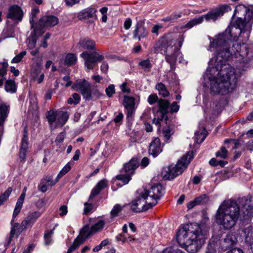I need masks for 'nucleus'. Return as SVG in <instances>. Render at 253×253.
<instances>
[{
  "instance_id": "1",
  "label": "nucleus",
  "mask_w": 253,
  "mask_h": 253,
  "mask_svg": "<svg viewBox=\"0 0 253 253\" xmlns=\"http://www.w3.org/2000/svg\"><path fill=\"white\" fill-rule=\"evenodd\" d=\"M233 16L237 19L233 25L228 27L225 32L215 36L211 41L209 49L214 57L209 61L206 77L210 82L211 92L213 94L225 95L234 89L240 73L226 61L234 57L240 63H245L248 54V47L244 42L236 40L242 33L249 36L253 21V5L249 7L240 4L234 10Z\"/></svg>"
},
{
  "instance_id": "2",
  "label": "nucleus",
  "mask_w": 253,
  "mask_h": 253,
  "mask_svg": "<svg viewBox=\"0 0 253 253\" xmlns=\"http://www.w3.org/2000/svg\"><path fill=\"white\" fill-rule=\"evenodd\" d=\"M178 244L189 253H196L205 243V236L198 224H186L181 226L177 232Z\"/></svg>"
},
{
  "instance_id": "3",
  "label": "nucleus",
  "mask_w": 253,
  "mask_h": 253,
  "mask_svg": "<svg viewBox=\"0 0 253 253\" xmlns=\"http://www.w3.org/2000/svg\"><path fill=\"white\" fill-rule=\"evenodd\" d=\"M164 192L165 189L161 184H155L149 190L143 189L137 199L131 203L132 211L140 212L152 208L157 204Z\"/></svg>"
},
{
  "instance_id": "4",
  "label": "nucleus",
  "mask_w": 253,
  "mask_h": 253,
  "mask_svg": "<svg viewBox=\"0 0 253 253\" xmlns=\"http://www.w3.org/2000/svg\"><path fill=\"white\" fill-rule=\"evenodd\" d=\"M240 214V210L236 202L225 200L219 207L216 214L217 223L225 229H230L236 224Z\"/></svg>"
},
{
  "instance_id": "5",
  "label": "nucleus",
  "mask_w": 253,
  "mask_h": 253,
  "mask_svg": "<svg viewBox=\"0 0 253 253\" xmlns=\"http://www.w3.org/2000/svg\"><path fill=\"white\" fill-rule=\"evenodd\" d=\"M105 223V221L104 219H99L91 227H89L88 225L84 226L80 231V235L75 239L67 253H72L78 249L88 237L102 230L104 228Z\"/></svg>"
},
{
  "instance_id": "6",
  "label": "nucleus",
  "mask_w": 253,
  "mask_h": 253,
  "mask_svg": "<svg viewBox=\"0 0 253 253\" xmlns=\"http://www.w3.org/2000/svg\"><path fill=\"white\" fill-rule=\"evenodd\" d=\"M162 46L161 51H163L167 62L170 65L171 69L174 68L176 57L180 54L179 48L175 46L176 41L172 40L169 35L164 37L160 41Z\"/></svg>"
},
{
  "instance_id": "7",
  "label": "nucleus",
  "mask_w": 253,
  "mask_h": 253,
  "mask_svg": "<svg viewBox=\"0 0 253 253\" xmlns=\"http://www.w3.org/2000/svg\"><path fill=\"white\" fill-rule=\"evenodd\" d=\"M230 10H231V8L229 5L226 4L222 5L216 9L210 11L206 14L193 18L185 24L183 27L191 29L194 26L202 23L204 19L207 21L210 20L215 21L218 18L222 16L225 12Z\"/></svg>"
},
{
  "instance_id": "8",
  "label": "nucleus",
  "mask_w": 253,
  "mask_h": 253,
  "mask_svg": "<svg viewBox=\"0 0 253 253\" xmlns=\"http://www.w3.org/2000/svg\"><path fill=\"white\" fill-rule=\"evenodd\" d=\"M193 158V152L191 151L188 152L177 161L175 165H171L168 168L166 174L164 176V177L167 179L171 180L181 174L186 169Z\"/></svg>"
},
{
  "instance_id": "9",
  "label": "nucleus",
  "mask_w": 253,
  "mask_h": 253,
  "mask_svg": "<svg viewBox=\"0 0 253 253\" xmlns=\"http://www.w3.org/2000/svg\"><path fill=\"white\" fill-rule=\"evenodd\" d=\"M72 88L80 92L86 100H90L94 97L98 98L101 93L96 89H91L90 83L86 80H77L72 86Z\"/></svg>"
},
{
  "instance_id": "10",
  "label": "nucleus",
  "mask_w": 253,
  "mask_h": 253,
  "mask_svg": "<svg viewBox=\"0 0 253 253\" xmlns=\"http://www.w3.org/2000/svg\"><path fill=\"white\" fill-rule=\"evenodd\" d=\"M46 117L51 127L63 126L69 117V114L66 111L51 110L46 114Z\"/></svg>"
},
{
  "instance_id": "11",
  "label": "nucleus",
  "mask_w": 253,
  "mask_h": 253,
  "mask_svg": "<svg viewBox=\"0 0 253 253\" xmlns=\"http://www.w3.org/2000/svg\"><path fill=\"white\" fill-rule=\"evenodd\" d=\"M139 166V162L136 158L131 159L125 164L121 170V174L116 176L117 180L121 181L124 184H127L131 179V176Z\"/></svg>"
},
{
  "instance_id": "12",
  "label": "nucleus",
  "mask_w": 253,
  "mask_h": 253,
  "mask_svg": "<svg viewBox=\"0 0 253 253\" xmlns=\"http://www.w3.org/2000/svg\"><path fill=\"white\" fill-rule=\"evenodd\" d=\"M81 57L84 60V65L87 72L93 69L96 63L101 62L104 59L103 54L97 52L88 53L87 51H84L81 54Z\"/></svg>"
},
{
  "instance_id": "13",
  "label": "nucleus",
  "mask_w": 253,
  "mask_h": 253,
  "mask_svg": "<svg viewBox=\"0 0 253 253\" xmlns=\"http://www.w3.org/2000/svg\"><path fill=\"white\" fill-rule=\"evenodd\" d=\"M240 202L242 206L243 217L247 218L246 216H251L253 213V197L242 198Z\"/></svg>"
},
{
  "instance_id": "14",
  "label": "nucleus",
  "mask_w": 253,
  "mask_h": 253,
  "mask_svg": "<svg viewBox=\"0 0 253 253\" xmlns=\"http://www.w3.org/2000/svg\"><path fill=\"white\" fill-rule=\"evenodd\" d=\"M23 16V12L21 7L17 5H12L9 7L6 15L7 18L20 22Z\"/></svg>"
},
{
  "instance_id": "15",
  "label": "nucleus",
  "mask_w": 253,
  "mask_h": 253,
  "mask_svg": "<svg viewBox=\"0 0 253 253\" xmlns=\"http://www.w3.org/2000/svg\"><path fill=\"white\" fill-rule=\"evenodd\" d=\"M10 106L5 103L0 104V137L2 135L3 126L5 122L9 112Z\"/></svg>"
},
{
  "instance_id": "16",
  "label": "nucleus",
  "mask_w": 253,
  "mask_h": 253,
  "mask_svg": "<svg viewBox=\"0 0 253 253\" xmlns=\"http://www.w3.org/2000/svg\"><path fill=\"white\" fill-rule=\"evenodd\" d=\"M238 242L237 236L233 233H229L223 239L222 243V248L226 250L235 246Z\"/></svg>"
},
{
  "instance_id": "17",
  "label": "nucleus",
  "mask_w": 253,
  "mask_h": 253,
  "mask_svg": "<svg viewBox=\"0 0 253 253\" xmlns=\"http://www.w3.org/2000/svg\"><path fill=\"white\" fill-rule=\"evenodd\" d=\"M58 23V19L53 15H46L41 18L39 25L43 27H50L56 25Z\"/></svg>"
},
{
  "instance_id": "18",
  "label": "nucleus",
  "mask_w": 253,
  "mask_h": 253,
  "mask_svg": "<svg viewBox=\"0 0 253 253\" xmlns=\"http://www.w3.org/2000/svg\"><path fill=\"white\" fill-rule=\"evenodd\" d=\"M108 185V182L105 179H103L100 180L95 186V187L92 189L90 196L89 197V200L94 198L96 196L99 195L101 191L107 187Z\"/></svg>"
},
{
  "instance_id": "19",
  "label": "nucleus",
  "mask_w": 253,
  "mask_h": 253,
  "mask_svg": "<svg viewBox=\"0 0 253 253\" xmlns=\"http://www.w3.org/2000/svg\"><path fill=\"white\" fill-rule=\"evenodd\" d=\"M27 187H25L23 190L22 193L18 199V200L16 202L15 207L13 213L12 219L11 220V223L14 222V218L19 214L20 212L23 203L25 199L26 192L27 191Z\"/></svg>"
},
{
  "instance_id": "20",
  "label": "nucleus",
  "mask_w": 253,
  "mask_h": 253,
  "mask_svg": "<svg viewBox=\"0 0 253 253\" xmlns=\"http://www.w3.org/2000/svg\"><path fill=\"white\" fill-rule=\"evenodd\" d=\"M162 148L160 140L158 137L155 138L150 143L149 152L154 157L157 156L161 152Z\"/></svg>"
},
{
  "instance_id": "21",
  "label": "nucleus",
  "mask_w": 253,
  "mask_h": 253,
  "mask_svg": "<svg viewBox=\"0 0 253 253\" xmlns=\"http://www.w3.org/2000/svg\"><path fill=\"white\" fill-rule=\"evenodd\" d=\"M133 33V39H137L139 41L148 35V32L145 27L140 23L136 24Z\"/></svg>"
},
{
  "instance_id": "22",
  "label": "nucleus",
  "mask_w": 253,
  "mask_h": 253,
  "mask_svg": "<svg viewBox=\"0 0 253 253\" xmlns=\"http://www.w3.org/2000/svg\"><path fill=\"white\" fill-rule=\"evenodd\" d=\"M42 214V212L39 211H35L30 213L23 220L24 224H27L28 226L32 227Z\"/></svg>"
},
{
  "instance_id": "23",
  "label": "nucleus",
  "mask_w": 253,
  "mask_h": 253,
  "mask_svg": "<svg viewBox=\"0 0 253 253\" xmlns=\"http://www.w3.org/2000/svg\"><path fill=\"white\" fill-rule=\"evenodd\" d=\"M78 45L84 49L93 50L95 48V43L89 38H85L81 39L78 43Z\"/></svg>"
},
{
  "instance_id": "24",
  "label": "nucleus",
  "mask_w": 253,
  "mask_h": 253,
  "mask_svg": "<svg viewBox=\"0 0 253 253\" xmlns=\"http://www.w3.org/2000/svg\"><path fill=\"white\" fill-rule=\"evenodd\" d=\"M28 226L27 224H24V221L23 220L20 224L15 223H14L11 229L10 233V240H11L14 236V234L16 233L18 235H19Z\"/></svg>"
},
{
  "instance_id": "25",
  "label": "nucleus",
  "mask_w": 253,
  "mask_h": 253,
  "mask_svg": "<svg viewBox=\"0 0 253 253\" xmlns=\"http://www.w3.org/2000/svg\"><path fill=\"white\" fill-rule=\"evenodd\" d=\"M95 12L96 10L93 8H87L78 13V18L80 20L91 18L94 16Z\"/></svg>"
},
{
  "instance_id": "26",
  "label": "nucleus",
  "mask_w": 253,
  "mask_h": 253,
  "mask_svg": "<svg viewBox=\"0 0 253 253\" xmlns=\"http://www.w3.org/2000/svg\"><path fill=\"white\" fill-rule=\"evenodd\" d=\"M158 105L159 106V110L157 113V115L160 114L165 116L168 112L169 102L165 99H160L158 101Z\"/></svg>"
},
{
  "instance_id": "27",
  "label": "nucleus",
  "mask_w": 253,
  "mask_h": 253,
  "mask_svg": "<svg viewBox=\"0 0 253 253\" xmlns=\"http://www.w3.org/2000/svg\"><path fill=\"white\" fill-rule=\"evenodd\" d=\"M245 235V242L250 245L252 249L253 246V230L251 227L246 228L244 230Z\"/></svg>"
},
{
  "instance_id": "28",
  "label": "nucleus",
  "mask_w": 253,
  "mask_h": 253,
  "mask_svg": "<svg viewBox=\"0 0 253 253\" xmlns=\"http://www.w3.org/2000/svg\"><path fill=\"white\" fill-rule=\"evenodd\" d=\"M4 89L7 92L14 93L16 91L17 86L15 83L12 80H7L5 82Z\"/></svg>"
},
{
  "instance_id": "29",
  "label": "nucleus",
  "mask_w": 253,
  "mask_h": 253,
  "mask_svg": "<svg viewBox=\"0 0 253 253\" xmlns=\"http://www.w3.org/2000/svg\"><path fill=\"white\" fill-rule=\"evenodd\" d=\"M73 164L74 163L72 161H70L62 168L56 177V182H58L62 176L71 169Z\"/></svg>"
},
{
  "instance_id": "30",
  "label": "nucleus",
  "mask_w": 253,
  "mask_h": 253,
  "mask_svg": "<svg viewBox=\"0 0 253 253\" xmlns=\"http://www.w3.org/2000/svg\"><path fill=\"white\" fill-rule=\"evenodd\" d=\"M123 105L126 109L134 108V98L131 96H125L123 101Z\"/></svg>"
},
{
  "instance_id": "31",
  "label": "nucleus",
  "mask_w": 253,
  "mask_h": 253,
  "mask_svg": "<svg viewBox=\"0 0 253 253\" xmlns=\"http://www.w3.org/2000/svg\"><path fill=\"white\" fill-rule=\"evenodd\" d=\"M138 65L145 72H149L152 67L151 61L149 59L143 60L138 63Z\"/></svg>"
},
{
  "instance_id": "32",
  "label": "nucleus",
  "mask_w": 253,
  "mask_h": 253,
  "mask_svg": "<svg viewBox=\"0 0 253 253\" xmlns=\"http://www.w3.org/2000/svg\"><path fill=\"white\" fill-rule=\"evenodd\" d=\"M76 61L77 56L75 54L68 53L66 55L64 60L65 64L68 66H71L75 64Z\"/></svg>"
},
{
  "instance_id": "33",
  "label": "nucleus",
  "mask_w": 253,
  "mask_h": 253,
  "mask_svg": "<svg viewBox=\"0 0 253 253\" xmlns=\"http://www.w3.org/2000/svg\"><path fill=\"white\" fill-rule=\"evenodd\" d=\"M207 136V131L204 128L201 132L197 131L195 133V140L197 143H202Z\"/></svg>"
},
{
  "instance_id": "34",
  "label": "nucleus",
  "mask_w": 253,
  "mask_h": 253,
  "mask_svg": "<svg viewBox=\"0 0 253 253\" xmlns=\"http://www.w3.org/2000/svg\"><path fill=\"white\" fill-rule=\"evenodd\" d=\"M156 89L158 90L159 94L162 95L163 97H167L169 95V92L167 90L165 85L160 83L156 84Z\"/></svg>"
},
{
  "instance_id": "35",
  "label": "nucleus",
  "mask_w": 253,
  "mask_h": 253,
  "mask_svg": "<svg viewBox=\"0 0 253 253\" xmlns=\"http://www.w3.org/2000/svg\"><path fill=\"white\" fill-rule=\"evenodd\" d=\"M54 229V228L52 230L47 231L44 233V240L45 245L48 246L51 244L52 241L51 236L53 234Z\"/></svg>"
},
{
  "instance_id": "36",
  "label": "nucleus",
  "mask_w": 253,
  "mask_h": 253,
  "mask_svg": "<svg viewBox=\"0 0 253 253\" xmlns=\"http://www.w3.org/2000/svg\"><path fill=\"white\" fill-rule=\"evenodd\" d=\"M28 146V132H27V130L26 128H25L24 129L23 137L21 140L20 149L27 150Z\"/></svg>"
},
{
  "instance_id": "37",
  "label": "nucleus",
  "mask_w": 253,
  "mask_h": 253,
  "mask_svg": "<svg viewBox=\"0 0 253 253\" xmlns=\"http://www.w3.org/2000/svg\"><path fill=\"white\" fill-rule=\"evenodd\" d=\"M12 188L9 187L3 194L0 195V206H1L9 197Z\"/></svg>"
},
{
  "instance_id": "38",
  "label": "nucleus",
  "mask_w": 253,
  "mask_h": 253,
  "mask_svg": "<svg viewBox=\"0 0 253 253\" xmlns=\"http://www.w3.org/2000/svg\"><path fill=\"white\" fill-rule=\"evenodd\" d=\"M123 207L119 204L115 205L110 212L111 217L114 218L117 216L122 211Z\"/></svg>"
},
{
  "instance_id": "39",
  "label": "nucleus",
  "mask_w": 253,
  "mask_h": 253,
  "mask_svg": "<svg viewBox=\"0 0 253 253\" xmlns=\"http://www.w3.org/2000/svg\"><path fill=\"white\" fill-rule=\"evenodd\" d=\"M173 133L174 131L172 128L170 126L165 127L163 129V134L167 140H169V139L170 136Z\"/></svg>"
},
{
  "instance_id": "40",
  "label": "nucleus",
  "mask_w": 253,
  "mask_h": 253,
  "mask_svg": "<svg viewBox=\"0 0 253 253\" xmlns=\"http://www.w3.org/2000/svg\"><path fill=\"white\" fill-rule=\"evenodd\" d=\"M80 95L78 93H74L72 95V97L68 99V103L69 104H77L80 102Z\"/></svg>"
},
{
  "instance_id": "41",
  "label": "nucleus",
  "mask_w": 253,
  "mask_h": 253,
  "mask_svg": "<svg viewBox=\"0 0 253 253\" xmlns=\"http://www.w3.org/2000/svg\"><path fill=\"white\" fill-rule=\"evenodd\" d=\"M215 155L217 157L226 159L227 157L228 151L224 147H222L216 153Z\"/></svg>"
},
{
  "instance_id": "42",
  "label": "nucleus",
  "mask_w": 253,
  "mask_h": 253,
  "mask_svg": "<svg viewBox=\"0 0 253 253\" xmlns=\"http://www.w3.org/2000/svg\"><path fill=\"white\" fill-rule=\"evenodd\" d=\"M8 63L5 62L0 63V76L1 77H5L7 74V68Z\"/></svg>"
},
{
  "instance_id": "43",
  "label": "nucleus",
  "mask_w": 253,
  "mask_h": 253,
  "mask_svg": "<svg viewBox=\"0 0 253 253\" xmlns=\"http://www.w3.org/2000/svg\"><path fill=\"white\" fill-rule=\"evenodd\" d=\"M27 52L26 51H23L19 54L15 56L11 60L12 63H17L20 62L25 55H26Z\"/></svg>"
},
{
  "instance_id": "44",
  "label": "nucleus",
  "mask_w": 253,
  "mask_h": 253,
  "mask_svg": "<svg viewBox=\"0 0 253 253\" xmlns=\"http://www.w3.org/2000/svg\"><path fill=\"white\" fill-rule=\"evenodd\" d=\"M162 253H184L177 248L169 247L163 250Z\"/></svg>"
},
{
  "instance_id": "45",
  "label": "nucleus",
  "mask_w": 253,
  "mask_h": 253,
  "mask_svg": "<svg viewBox=\"0 0 253 253\" xmlns=\"http://www.w3.org/2000/svg\"><path fill=\"white\" fill-rule=\"evenodd\" d=\"M106 95L111 97L115 93V86L113 84H110L105 89Z\"/></svg>"
},
{
  "instance_id": "46",
  "label": "nucleus",
  "mask_w": 253,
  "mask_h": 253,
  "mask_svg": "<svg viewBox=\"0 0 253 253\" xmlns=\"http://www.w3.org/2000/svg\"><path fill=\"white\" fill-rule=\"evenodd\" d=\"M207 199V196L206 194L202 195L198 197H196L194 201L196 203L197 205H200L203 203L206 202Z\"/></svg>"
},
{
  "instance_id": "47",
  "label": "nucleus",
  "mask_w": 253,
  "mask_h": 253,
  "mask_svg": "<svg viewBox=\"0 0 253 253\" xmlns=\"http://www.w3.org/2000/svg\"><path fill=\"white\" fill-rule=\"evenodd\" d=\"M148 102L150 105H153L158 101V97L156 94H151L148 97Z\"/></svg>"
},
{
  "instance_id": "48",
  "label": "nucleus",
  "mask_w": 253,
  "mask_h": 253,
  "mask_svg": "<svg viewBox=\"0 0 253 253\" xmlns=\"http://www.w3.org/2000/svg\"><path fill=\"white\" fill-rule=\"evenodd\" d=\"M39 12L38 9H33L32 10L31 17L30 18V23L31 25V27L33 28L34 24V18L36 17V14Z\"/></svg>"
},
{
  "instance_id": "49",
  "label": "nucleus",
  "mask_w": 253,
  "mask_h": 253,
  "mask_svg": "<svg viewBox=\"0 0 253 253\" xmlns=\"http://www.w3.org/2000/svg\"><path fill=\"white\" fill-rule=\"evenodd\" d=\"M84 214H87L93 208V205L91 204H88L86 202L84 204Z\"/></svg>"
},
{
  "instance_id": "50",
  "label": "nucleus",
  "mask_w": 253,
  "mask_h": 253,
  "mask_svg": "<svg viewBox=\"0 0 253 253\" xmlns=\"http://www.w3.org/2000/svg\"><path fill=\"white\" fill-rule=\"evenodd\" d=\"M127 110L126 118L128 121H131L133 119L134 113V108L126 109Z\"/></svg>"
},
{
  "instance_id": "51",
  "label": "nucleus",
  "mask_w": 253,
  "mask_h": 253,
  "mask_svg": "<svg viewBox=\"0 0 253 253\" xmlns=\"http://www.w3.org/2000/svg\"><path fill=\"white\" fill-rule=\"evenodd\" d=\"M120 88H121L122 91L123 92L127 93H128L130 92V90L127 86V84L126 82L123 83L120 85Z\"/></svg>"
},
{
  "instance_id": "52",
  "label": "nucleus",
  "mask_w": 253,
  "mask_h": 253,
  "mask_svg": "<svg viewBox=\"0 0 253 253\" xmlns=\"http://www.w3.org/2000/svg\"><path fill=\"white\" fill-rule=\"evenodd\" d=\"M59 211L61 212L59 213L60 216H63L67 214L68 212L67 207L66 205H62L59 208Z\"/></svg>"
},
{
  "instance_id": "53",
  "label": "nucleus",
  "mask_w": 253,
  "mask_h": 253,
  "mask_svg": "<svg viewBox=\"0 0 253 253\" xmlns=\"http://www.w3.org/2000/svg\"><path fill=\"white\" fill-rule=\"evenodd\" d=\"M158 116V118H155L153 120V123L155 124L156 125H160V122L162 121L165 116H162V115L159 114Z\"/></svg>"
},
{
  "instance_id": "54",
  "label": "nucleus",
  "mask_w": 253,
  "mask_h": 253,
  "mask_svg": "<svg viewBox=\"0 0 253 253\" xmlns=\"http://www.w3.org/2000/svg\"><path fill=\"white\" fill-rule=\"evenodd\" d=\"M179 109V106L175 101L173 102L170 106V111L171 112H177Z\"/></svg>"
},
{
  "instance_id": "55",
  "label": "nucleus",
  "mask_w": 253,
  "mask_h": 253,
  "mask_svg": "<svg viewBox=\"0 0 253 253\" xmlns=\"http://www.w3.org/2000/svg\"><path fill=\"white\" fill-rule=\"evenodd\" d=\"M109 66L107 63L103 62L100 67L101 71L102 73L106 74L108 72Z\"/></svg>"
},
{
  "instance_id": "56",
  "label": "nucleus",
  "mask_w": 253,
  "mask_h": 253,
  "mask_svg": "<svg viewBox=\"0 0 253 253\" xmlns=\"http://www.w3.org/2000/svg\"><path fill=\"white\" fill-rule=\"evenodd\" d=\"M131 24H132V21H131V20L130 19V18H128L126 19V20H125V21L124 22V25L125 29L126 30L129 29L131 26Z\"/></svg>"
},
{
  "instance_id": "57",
  "label": "nucleus",
  "mask_w": 253,
  "mask_h": 253,
  "mask_svg": "<svg viewBox=\"0 0 253 253\" xmlns=\"http://www.w3.org/2000/svg\"><path fill=\"white\" fill-rule=\"evenodd\" d=\"M42 56L39 55H38L35 57L32 58V60L36 62L37 65L39 66H41L42 64Z\"/></svg>"
},
{
  "instance_id": "58",
  "label": "nucleus",
  "mask_w": 253,
  "mask_h": 253,
  "mask_svg": "<svg viewBox=\"0 0 253 253\" xmlns=\"http://www.w3.org/2000/svg\"><path fill=\"white\" fill-rule=\"evenodd\" d=\"M65 134L64 132L60 133L56 138V141L59 143L62 142L64 139Z\"/></svg>"
},
{
  "instance_id": "59",
  "label": "nucleus",
  "mask_w": 253,
  "mask_h": 253,
  "mask_svg": "<svg viewBox=\"0 0 253 253\" xmlns=\"http://www.w3.org/2000/svg\"><path fill=\"white\" fill-rule=\"evenodd\" d=\"M63 80L64 81L66 82V84H65L66 87H68L72 84V82L70 80V78L69 76H64L63 78Z\"/></svg>"
},
{
  "instance_id": "60",
  "label": "nucleus",
  "mask_w": 253,
  "mask_h": 253,
  "mask_svg": "<svg viewBox=\"0 0 253 253\" xmlns=\"http://www.w3.org/2000/svg\"><path fill=\"white\" fill-rule=\"evenodd\" d=\"M66 4L69 6H73V5L79 3L80 0H64Z\"/></svg>"
},
{
  "instance_id": "61",
  "label": "nucleus",
  "mask_w": 253,
  "mask_h": 253,
  "mask_svg": "<svg viewBox=\"0 0 253 253\" xmlns=\"http://www.w3.org/2000/svg\"><path fill=\"white\" fill-rule=\"evenodd\" d=\"M27 150H25L23 149H20L19 152V157L21 160H23L26 155Z\"/></svg>"
},
{
  "instance_id": "62",
  "label": "nucleus",
  "mask_w": 253,
  "mask_h": 253,
  "mask_svg": "<svg viewBox=\"0 0 253 253\" xmlns=\"http://www.w3.org/2000/svg\"><path fill=\"white\" fill-rule=\"evenodd\" d=\"M162 28V26L161 25H155L154 26V27H153V28L152 29V32L153 33H155V34H156L157 35H158L159 30H160Z\"/></svg>"
},
{
  "instance_id": "63",
  "label": "nucleus",
  "mask_w": 253,
  "mask_h": 253,
  "mask_svg": "<svg viewBox=\"0 0 253 253\" xmlns=\"http://www.w3.org/2000/svg\"><path fill=\"white\" fill-rule=\"evenodd\" d=\"M123 114L122 113H120L114 119V121L115 123H118L121 122L123 118Z\"/></svg>"
},
{
  "instance_id": "64",
  "label": "nucleus",
  "mask_w": 253,
  "mask_h": 253,
  "mask_svg": "<svg viewBox=\"0 0 253 253\" xmlns=\"http://www.w3.org/2000/svg\"><path fill=\"white\" fill-rule=\"evenodd\" d=\"M226 253H244L243 251L239 248H234L232 250L228 251Z\"/></svg>"
}]
</instances>
